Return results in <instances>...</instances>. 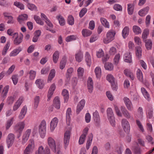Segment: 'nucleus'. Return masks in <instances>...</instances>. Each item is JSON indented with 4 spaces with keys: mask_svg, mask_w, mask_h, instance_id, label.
<instances>
[{
    "mask_svg": "<svg viewBox=\"0 0 154 154\" xmlns=\"http://www.w3.org/2000/svg\"><path fill=\"white\" fill-rule=\"evenodd\" d=\"M116 32L112 30H109L106 34V37L103 39V43L105 44H108L112 41L115 38Z\"/></svg>",
    "mask_w": 154,
    "mask_h": 154,
    "instance_id": "nucleus-1",
    "label": "nucleus"
},
{
    "mask_svg": "<svg viewBox=\"0 0 154 154\" xmlns=\"http://www.w3.org/2000/svg\"><path fill=\"white\" fill-rule=\"evenodd\" d=\"M10 36H12V38L13 39L14 43L15 45H18L22 41L23 35H18L17 33H13L10 31Z\"/></svg>",
    "mask_w": 154,
    "mask_h": 154,
    "instance_id": "nucleus-2",
    "label": "nucleus"
},
{
    "mask_svg": "<svg viewBox=\"0 0 154 154\" xmlns=\"http://www.w3.org/2000/svg\"><path fill=\"white\" fill-rule=\"evenodd\" d=\"M106 112L107 117L110 124L113 127L115 126V118L112 109L111 108H108L107 109Z\"/></svg>",
    "mask_w": 154,
    "mask_h": 154,
    "instance_id": "nucleus-3",
    "label": "nucleus"
},
{
    "mask_svg": "<svg viewBox=\"0 0 154 154\" xmlns=\"http://www.w3.org/2000/svg\"><path fill=\"white\" fill-rule=\"evenodd\" d=\"M39 131L41 137H44L46 132V122L44 120H43L39 125Z\"/></svg>",
    "mask_w": 154,
    "mask_h": 154,
    "instance_id": "nucleus-4",
    "label": "nucleus"
},
{
    "mask_svg": "<svg viewBox=\"0 0 154 154\" xmlns=\"http://www.w3.org/2000/svg\"><path fill=\"white\" fill-rule=\"evenodd\" d=\"M35 148L34 141L33 139H30L29 141V144L26 147L24 152V154H29L32 152Z\"/></svg>",
    "mask_w": 154,
    "mask_h": 154,
    "instance_id": "nucleus-5",
    "label": "nucleus"
},
{
    "mask_svg": "<svg viewBox=\"0 0 154 154\" xmlns=\"http://www.w3.org/2000/svg\"><path fill=\"white\" fill-rule=\"evenodd\" d=\"M25 126L24 121L18 122L14 127V130L17 132L21 134L22 133Z\"/></svg>",
    "mask_w": 154,
    "mask_h": 154,
    "instance_id": "nucleus-6",
    "label": "nucleus"
},
{
    "mask_svg": "<svg viewBox=\"0 0 154 154\" xmlns=\"http://www.w3.org/2000/svg\"><path fill=\"white\" fill-rule=\"evenodd\" d=\"M35 154H51V151L48 147H46L44 148L43 146H41L35 152Z\"/></svg>",
    "mask_w": 154,
    "mask_h": 154,
    "instance_id": "nucleus-7",
    "label": "nucleus"
},
{
    "mask_svg": "<svg viewBox=\"0 0 154 154\" xmlns=\"http://www.w3.org/2000/svg\"><path fill=\"white\" fill-rule=\"evenodd\" d=\"M122 125L125 131L128 133L130 130L129 123L127 119H123L122 120Z\"/></svg>",
    "mask_w": 154,
    "mask_h": 154,
    "instance_id": "nucleus-8",
    "label": "nucleus"
},
{
    "mask_svg": "<svg viewBox=\"0 0 154 154\" xmlns=\"http://www.w3.org/2000/svg\"><path fill=\"white\" fill-rule=\"evenodd\" d=\"M31 132V130L28 129L23 134L22 140V143L23 144L25 143L27 141Z\"/></svg>",
    "mask_w": 154,
    "mask_h": 154,
    "instance_id": "nucleus-9",
    "label": "nucleus"
},
{
    "mask_svg": "<svg viewBox=\"0 0 154 154\" xmlns=\"http://www.w3.org/2000/svg\"><path fill=\"white\" fill-rule=\"evenodd\" d=\"M59 120L57 117H54L53 119L50 123V130L51 132H53L56 127L58 123Z\"/></svg>",
    "mask_w": 154,
    "mask_h": 154,
    "instance_id": "nucleus-10",
    "label": "nucleus"
},
{
    "mask_svg": "<svg viewBox=\"0 0 154 154\" xmlns=\"http://www.w3.org/2000/svg\"><path fill=\"white\" fill-rule=\"evenodd\" d=\"M47 142L48 145L52 150L56 147L55 141L52 137H48V138Z\"/></svg>",
    "mask_w": 154,
    "mask_h": 154,
    "instance_id": "nucleus-11",
    "label": "nucleus"
},
{
    "mask_svg": "<svg viewBox=\"0 0 154 154\" xmlns=\"http://www.w3.org/2000/svg\"><path fill=\"white\" fill-rule=\"evenodd\" d=\"M24 100V97H23L21 96L19 97L13 107V110L14 111H16L20 107Z\"/></svg>",
    "mask_w": 154,
    "mask_h": 154,
    "instance_id": "nucleus-12",
    "label": "nucleus"
},
{
    "mask_svg": "<svg viewBox=\"0 0 154 154\" xmlns=\"http://www.w3.org/2000/svg\"><path fill=\"white\" fill-rule=\"evenodd\" d=\"M56 88V86L54 84H53L50 86L48 94V100H50L54 94V91Z\"/></svg>",
    "mask_w": 154,
    "mask_h": 154,
    "instance_id": "nucleus-13",
    "label": "nucleus"
},
{
    "mask_svg": "<svg viewBox=\"0 0 154 154\" xmlns=\"http://www.w3.org/2000/svg\"><path fill=\"white\" fill-rule=\"evenodd\" d=\"M70 135V132L69 131H66L64 134L63 141L65 147H66L69 144Z\"/></svg>",
    "mask_w": 154,
    "mask_h": 154,
    "instance_id": "nucleus-14",
    "label": "nucleus"
},
{
    "mask_svg": "<svg viewBox=\"0 0 154 154\" xmlns=\"http://www.w3.org/2000/svg\"><path fill=\"white\" fill-rule=\"evenodd\" d=\"M93 117L96 125L99 126L100 125V119L99 113L97 111H95L93 113Z\"/></svg>",
    "mask_w": 154,
    "mask_h": 154,
    "instance_id": "nucleus-15",
    "label": "nucleus"
},
{
    "mask_svg": "<svg viewBox=\"0 0 154 154\" xmlns=\"http://www.w3.org/2000/svg\"><path fill=\"white\" fill-rule=\"evenodd\" d=\"M85 100L82 99L79 103L76 109V113L78 114L84 108L85 104Z\"/></svg>",
    "mask_w": 154,
    "mask_h": 154,
    "instance_id": "nucleus-16",
    "label": "nucleus"
},
{
    "mask_svg": "<svg viewBox=\"0 0 154 154\" xmlns=\"http://www.w3.org/2000/svg\"><path fill=\"white\" fill-rule=\"evenodd\" d=\"M124 100L128 110L131 111L133 109L132 103L130 99L127 97H125Z\"/></svg>",
    "mask_w": 154,
    "mask_h": 154,
    "instance_id": "nucleus-17",
    "label": "nucleus"
},
{
    "mask_svg": "<svg viewBox=\"0 0 154 154\" xmlns=\"http://www.w3.org/2000/svg\"><path fill=\"white\" fill-rule=\"evenodd\" d=\"M136 145H133L132 146L131 149L135 154H140L141 152V149L137 143H136Z\"/></svg>",
    "mask_w": 154,
    "mask_h": 154,
    "instance_id": "nucleus-18",
    "label": "nucleus"
},
{
    "mask_svg": "<svg viewBox=\"0 0 154 154\" xmlns=\"http://www.w3.org/2000/svg\"><path fill=\"white\" fill-rule=\"evenodd\" d=\"M71 109L68 108L66 110V121L67 125H69L70 122V115H71Z\"/></svg>",
    "mask_w": 154,
    "mask_h": 154,
    "instance_id": "nucleus-19",
    "label": "nucleus"
},
{
    "mask_svg": "<svg viewBox=\"0 0 154 154\" xmlns=\"http://www.w3.org/2000/svg\"><path fill=\"white\" fill-rule=\"evenodd\" d=\"M87 86L89 92L90 93H91L93 88V82L91 77H89L88 79Z\"/></svg>",
    "mask_w": 154,
    "mask_h": 154,
    "instance_id": "nucleus-20",
    "label": "nucleus"
},
{
    "mask_svg": "<svg viewBox=\"0 0 154 154\" xmlns=\"http://www.w3.org/2000/svg\"><path fill=\"white\" fill-rule=\"evenodd\" d=\"M53 105L56 109H59L60 106V101L59 98L58 97H55L53 100Z\"/></svg>",
    "mask_w": 154,
    "mask_h": 154,
    "instance_id": "nucleus-21",
    "label": "nucleus"
},
{
    "mask_svg": "<svg viewBox=\"0 0 154 154\" xmlns=\"http://www.w3.org/2000/svg\"><path fill=\"white\" fill-rule=\"evenodd\" d=\"M85 61L87 65L89 66H90L91 64V56L89 53L86 52L85 55Z\"/></svg>",
    "mask_w": 154,
    "mask_h": 154,
    "instance_id": "nucleus-22",
    "label": "nucleus"
},
{
    "mask_svg": "<svg viewBox=\"0 0 154 154\" xmlns=\"http://www.w3.org/2000/svg\"><path fill=\"white\" fill-rule=\"evenodd\" d=\"M56 71L54 69H52L51 70L48 75L47 79L48 82H51L52 80L55 76Z\"/></svg>",
    "mask_w": 154,
    "mask_h": 154,
    "instance_id": "nucleus-23",
    "label": "nucleus"
},
{
    "mask_svg": "<svg viewBox=\"0 0 154 154\" xmlns=\"http://www.w3.org/2000/svg\"><path fill=\"white\" fill-rule=\"evenodd\" d=\"M124 61L127 63H130L131 62V55L130 53H125L124 56Z\"/></svg>",
    "mask_w": 154,
    "mask_h": 154,
    "instance_id": "nucleus-24",
    "label": "nucleus"
},
{
    "mask_svg": "<svg viewBox=\"0 0 154 154\" xmlns=\"http://www.w3.org/2000/svg\"><path fill=\"white\" fill-rule=\"evenodd\" d=\"M62 95L63 97L64 103H67L69 98V94L67 90L66 89H63L62 92Z\"/></svg>",
    "mask_w": 154,
    "mask_h": 154,
    "instance_id": "nucleus-25",
    "label": "nucleus"
},
{
    "mask_svg": "<svg viewBox=\"0 0 154 154\" xmlns=\"http://www.w3.org/2000/svg\"><path fill=\"white\" fill-rule=\"evenodd\" d=\"M149 10V7H146L143 9L140 10L138 12V14L141 16H144L148 13Z\"/></svg>",
    "mask_w": 154,
    "mask_h": 154,
    "instance_id": "nucleus-26",
    "label": "nucleus"
},
{
    "mask_svg": "<svg viewBox=\"0 0 154 154\" xmlns=\"http://www.w3.org/2000/svg\"><path fill=\"white\" fill-rule=\"evenodd\" d=\"M28 16L26 14H23L19 16L18 20L20 23H22L23 21L27 20Z\"/></svg>",
    "mask_w": 154,
    "mask_h": 154,
    "instance_id": "nucleus-27",
    "label": "nucleus"
},
{
    "mask_svg": "<svg viewBox=\"0 0 154 154\" xmlns=\"http://www.w3.org/2000/svg\"><path fill=\"white\" fill-rule=\"evenodd\" d=\"M83 57V53L81 51H79L75 54L76 60L79 62H80L82 61V60Z\"/></svg>",
    "mask_w": 154,
    "mask_h": 154,
    "instance_id": "nucleus-28",
    "label": "nucleus"
},
{
    "mask_svg": "<svg viewBox=\"0 0 154 154\" xmlns=\"http://www.w3.org/2000/svg\"><path fill=\"white\" fill-rule=\"evenodd\" d=\"M141 91L145 98L148 100H150L149 95L145 89L143 88H142Z\"/></svg>",
    "mask_w": 154,
    "mask_h": 154,
    "instance_id": "nucleus-29",
    "label": "nucleus"
},
{
    "mask_svg": "<svg viewBox=\"0 0 154 154\" xmlns=\"http://www.w3.org/2000/svg\"><path fill=\"white\" fill-rule=\"evenodd\" d=\"M94 72L96 78L97 79H100L101 74V69L99 67H97L94 69Z\"/></svg>",
    "mask_w": 154,
    "mask_h": 154,
    "instance_id": "nucleus-30",
    "label": "nucleus"
},
{
    "mask_svg": "<svg viewBox=\"0 0 154 154\" xmlns=\"http://www.w3.org/2000/svg\"><path fill=\"white\" fill-rule=\"evenodd\" d=\"M56 18L58 20L59 24L61 26H63L65 24V20L63 16L60 15L56 16Z\"/></svg>",
    "mask_w": 154,
    "mask_h": 154,
    "instance_id": "nucleus-31",
    "label": "nucleus"
},
{
    "mask_svg": "<svg viewBox=\"0 0 154 154\" xmlns=\"http://www.w3.org/2000/svg\"><path fill=\"white\" fill-rule=\"evenodd\" d=\"M124 72L125 75L129 77L132 80L134 79V75L129 70L126 69L125 70Z\"/></svg>",
    "mask_w": 154,
    "mask_h": 154,
    "instance_id": "nucleus-32",
    "label": "nucleus"
},
{
    "mask_svg": "<svg viewBox=\"0 0 154 154\" xmlns=\"http://www.w3.org/2000/svg\"><path fill=\"white\" fill-rule=\"evenodd\" d=\"M22 48L20 47L17 48L14 50L10 53V56H15L17 55L22 51Z\"/></svg>",
    "mask_w": 154,
    "mask_h": 154,
    "instance_id": "nucleus-33",
    "label": "nucleus"
},
{
    "mask_svg": "<svg viewBox=\"0 0 154 154\" xmlns=\"http://www.w3.org/2000/svg\"><path fill=\"white\" fill-rule=\"evenodd\" d=\"M82 35L84 37L89 36L92 34V32L87 29H83L82 32Z\"/></svg>",
    "mask_w": 154,
    "mask_h": 154,
    "instance_id": "nucleus-34",
    "label": "nucleus"
},
{
    "mask_svg": "<svg viewBox=\"0 0 154 154\" xmlns=\"http://www.w3.org/2000/svg\"><path fill=\"white\" fill-rule=\"evenodd\" d=\"M35 83L39 88L42 89L43 88L44 86V82L42 79H39L36 80Z\"/></svg>",
    "mask_w": 154,
    "mask_h": 154,
    "instance_id": "nucleus-35",
    "label": "nucleus"
},
{
    "mask_svg": "<svg viewBox=\"0 0 154 154\" xmlns=\"http://www.w3.org/2000/svg\"><path fill=\"white\" fill-rule=\"evenodd\" d=\"M137 79L141 82L143 80V73L141 70L140 69H138L137 71Z\"/></svg>",
    "mask_w": 154,
    "mask_h": 154,
    "instance_id": "nucleus-36",
    "label": "nucleus"
},
{
    "mask_svg": "<svg viewBox=\"0 0 154 154\" xmlns=\"http://www.w3.org/2000/svg\"><path fill=\"white\" fill-rule=\"evenodd\" d=\"M100 21L102 24L106 28H109V23L107 21L106 19L103 17H101L100 18Z\"/></svg>",
    "mask_w": 154,
    "mask_h": 154,
    "instance_id": "nucleus-37",
    "label": "nucleus"
},
{
    "mask_svg": "<svg viewBox=\"0 0 154 154\" xmlns=\"http://www.w3.org/2000/svg\"><path fill=\"white\" fill-rule=\"evenodd\" d=\"M133 30L136 35L140 34L142 32L140 28L138 26L135 25L133 26Z\"/></svg>",
    "mask_w": 154,
    "mask_h": 154,
    "instance_id": "nucleus-38",
    "label": "nucleus"
},
{
    "mask_svg": "<svg viewBox=\"0 0 154 154\" xmlns=\"http://www.w3.org/2000/svg\"><path fill=\"white\" fill-rule=\"evenodd\" d=\"M129 32V28L125 26L123 29L122 32V35L124 38H126L128 35Z\"/></svg>",
    "mask_w": 154,
    "mask_h": 154,
    "instance_id": "nucleus-39",
    "label": "nucleus"
},
{
    "mask_svg": "<svg viewBox=\"0 0 154 154\" xmlns=\"http://www.w3.org/2000/svg\"><path fill=\"white\" fill-rule=\"evenodd\" d=\"M128 11L130 15H132L134 12V6L133 4H129L128 5Z\"/></svg>",
    "mask_w": 154,
    "mask_h": 154,
    "instance_id": "nucleus-40",
    "label": "nucleus"
},
{
    "mask_svg": "<svg viewBox=\"0 0 154 154\" xmlns=\"http://www.w3.org/2000/svg\"><path fill=\"white\" fill-rule=\"evenodd\" d=\"M9 89V86L8 85H7L4 88L1 94L2 96L3 97L5 98L6 96Z\"/></svg>",
    "mask_w": 154,
    "mask_h": 154,
    "instance_id": "nucleus-41",
    "label": "nucleus"
},
{
    "mask_svg": "<svg viewBox=\"0 0 154 154\" xmlns=\"http://www.w3.org/2000/svg\"><path fill=\"white\" fill-rule=\"evenodd\" d=\"M152 46V41L150 40H146L145 41V46L148 50L151 49Z\"/></svg>",
    "mask_w": 154,
    "mask_h": 154,
    "instance_id": "nucleus-42",
    "label": "nucleus"
},
{
    "mask_svg": "<svg viewBox=\"0 0 154 154\" xmlns=\"http://www.w3.org/2000/svg\"><path fill=\"white\" fill-rule=\"evenodd\" d=\"M136 54L138 57H140L141 56L142 49L140 46H137L135 48Z\"/></svg>",
    "mask_w": 154,
    "mask_h": 154,
    "instance_id": "nucleus-43",
    "label": "nucleus"
},
{
    "mask_svg": "<svg viewBox=\"0 0 154 154\" xmlns=\"http://www.w3.org/2000/svg\"><path fill=\"white\" fill-rule=\"evenodd\" d=\"M59 56V53L58 51H56L54 54L53 56V60L55 63H56L58 60Z\"/></svg>",
    "mask_w": 154,
    "mask_h": 154,
    "instance_id": "nucleus-44",
    "label": "nucleus"
},
{
    "mask_svg": "<svg viewBox=\"0 0 154 154\" xmlns=\"http://www.w3.org/2000/svg\"><path fill=\"white\" fill-rule=\"evenodd\" d=\"M122 111L124 116L127 119H129L131 117L130 113L125 108H122Z\"/></svg>",
    "mask_w": 154,
    "mask_h": 154,
    "instance_id": "nucleus-45",
    "label": "nucleus"
},
{
    "mask_svg": "<svg viewBox=\"0 0 154 154\" xmlns=\"http://www.w3.org/2000/svg\"><path fill=\"white\" fill-rule=\"evenodd\" d=\"M52 151L55 154H63L61 147L59 146H57Z\"/></svg>",
    "mask_w": 154,
    "mask_h": 154,
    "instance_id": "nucleus-46",
    "label": "nucleus"
},
{
    "mask_svg": "<svg viewBox=\"0 0 154 154\" xmlns=\"http://www.w3.org/2000/svg\"><path fill=\"white\" fill-rule=\"evenodd\" d=\"M34 18L37 23L41 25H44V23L41 20L40 18L38 16L35 15H34Z\"/></svg>",
    "mask_w": 154,
    "mask_h": 154,
    "instance_id": "nucleus-47",
    "label": "nucleus"
},
{
    "mask_svg": "<svg viewBox=\"0 0 154 154\" xmlns=\"http://www.w3.org/2000/svg\"><path fill=\"white\" fill-rule=\"evenodd\" d=\"M104 67L106 69L111 70L113 69V65L111 63H106L104 65Z\"/></svg>",
    "mask_w": 154,
    "mask_h": 154,
    "instance_id": "nucleus-48",
    "label": "nucleus"
},
{
    "mask_svg": "<svg viewBox=\"0 0 154 154\" xmlns=\"http://www.w3.org/2000/svg\"><path fill=\"white\" fill-rule=\"evenodd\" d=\"M77 38V37L76 35H71L67 36L66 38V41L67 42H69L73 40H75Z\"/></svg>",
    "mask_w": 154,
    "mask_h": 154,
    "instance_id": "nucleus-49",
    "label": "nucleus"
},
{
    "mask_svg": "<svg viewBox=\"0 0 154 154\" xmlns=\"http://www.w3.org/2000/svg\"><path fill=\"white\" fill-rule=\"evenodd\" d=\"M66 63V60L65 58H63L61 61L60 64V68L62 69L64 68Z\"/></svg>",
    "mask_w": 154,
    "mask_h": 154,
    "instance_id": "nucleus-50",
    "label": "nucleus"
},
{
    "mask_svg": "<svg viewBox=\"0 0 154 154\" xmlns=\"http://www.w3.org/2000/svg\"><path fill=\"white\" fill-rule=\"evenodd\" d=\"M14 5L21 10H23L24 9V5L20 2H14Z\"/></svg>",
    "mask_w": 154,
    "mask_h": 154,
    "instance_id": "nucleus-51",
    "label": "nucleus"
},
{
    "mask_svg": "<svg viewBox=\"0 0 154 154\" xmlns=\"http://www.w3.org/2000/svg\"><path fill=\"white\" fill-rule=\"evenodd\" d=\"M143 109L141 107H140L137 110V117L140 119H141L143 117Z\"/></svg>",
    "mask_w": 154,
    "mask_h": 154,
    "instance_id": "nucleus-52",
    "label": "nucleus"
},
{
    "mask_svg": "<svg viewBox=\"0 0 154 154\" xmlns=\"http://www.w3.org/2000/svg\"><path fill=\"white\" fill-rule=\"evenodd\" d=\"M67 22L68 24L70 25H72L74 24V18L72 16L70 15L69 16L68 18Z\"/></svg>",
    "mask_w": 154,
    "mask_h": 154,
    "instance_id": "nucleus-53",
    "label": "nucleus"
},
{
    "mask_svg": "<svg viewBox=\"0 0 154 154\" xmlns=\"http://www.w3.org/2000/svg\"><path fill=\"white\" fill-rule=\"evenodd\" d=\"M113 9L117 11H122V6L119 4H115L113 7Z\"/></svg>",
    "mask_w": 154,
    "mask_h": 154,
    "instance_id": "nucleus-54",
    "label": "nucleus"
},
{
    "mask_svg": "<svg viewBox=\"0 0 154 154\" xmlns=\"http://www.w3.org/2000/svg\"><path fill=\"white\" fill-rule=\"evenodd\" d=\"M92 136H91L89 137L87 141V142L86 144V148L87 149H88L91 145V143L92 142Z\"/></svg>",
    "mask_w": 154,
    "mask_h": 154,
    "instance_id": "nucleus-55",
    "label": "nucleus"
},
{
    "mask_svg": "<svg viewBox=\"0 0 154 154\" xmlns=\"http://www.w3.org/2000/svg\"><path fill=\"white\" fill-rule=\"evenodd\" d=\"M106 79L110 83L115 81L114 78L111 74H108L107 75Z\"/></svg>",
    "mask_w": 154,
    "mask_h": 154,
    "instance_id": "nucleus-56",
    "label": "nucleus"
},
{
    "mask_svg": "<svg viewBox=\"0 0 154 154\" xmlns=\"http://www.w3.org/2000/svg\"><path fill=\"white\" fill-rule=\"evenodd\" d=\"M18 76L17 75H14L11 77V79L14 85H16L17 83L18 79Z\"/></svg>",
    "mask_w": 154,
    "mask_h": 154,
    "instance_id": "nucleus-57",
    "label": "nucleus"
},
{
    "mask_svg": "<svg viewBox=\"0 0 154 154\" xmlns=\"http://www.w3.org/2000/svg\"><path fill=\"white\" fill-rule=\"evenodd\" d=\"M120 57V55L119 54H118L115 56L114 58V61L115 64L117 65L119 63Z\"/></svg>",
    "mask_w": 154,
    "mask_h": 154,
    "instance_id": "nucleus-58",
    "label": "nucleus"
},
{
    "mask_svg": "<svg viewBox=\"0 0 154 154\" xmlns=\"http://www.w3.org/2000/svg\"><path fill=\"white\" fill-rule=\"evenodd\" d=\"M136 122L137 125L138 126L140 131L142 132H143L144 131V129L141 122L138 119H136Z\"/></svg>",
    "mask_w": 154,
    "mask_h": 154,
    "instance_id": "nucleus-59",
    "label": "nucleus"
},
{
    "mask_svg": "<svg viewBox=\"0 0 154 154\" xmlns=\"http://www.w3.org/2000/svg\"><path fill=\"white\" fill-rule=\"evenodd\" d=\"M84 69L82 67H79L77 70L78 76L79 78H81L83 76L84 73Z\"/></svg>",
    "mask_w": 154,
    "mask_h": 154,
    "instance_id": "nucleus-60",
    "label": "nucleus"
},
{
    "mask_svg": "<svg viewBox=\"0 0 154 154\" xmlns=\"http://www.w3.org/2000/svg\"><path fill=\"white\" fill-rule=\"evenodd\" d=\"M39 96H36L34 99V108H36L38 106V104L39 101Z\"/></svg>",
    "mask_w": 154,
    "mask_h": 154,
    "instance_id": "nucleus-61",
    "label": "nucleus"
},
{
    "mask_svg": "<svg viewBox=\"0 0 154 154\" xmlns=\"http://www.w3.org/2000/svg\"><path fill=\"white\" fill-rule=\"evenodd\" d=\"M149 34V31L147 29H145L142 33V38L143 39H145L147 38V35Z\"/></svg>",
    "mask_w": 154,
    "mask_h": 154,
    "instance_id": "nucleus-62",
    "label": "nucleus"
},
{
    "mask_svg": "<svg viewBox=\"0 0 154 154\" xmlns=\"http://www.w3.org/2000/svg\"><path fill=\"white\" fill-rule=\"evenodd\" d=\"M27 6L28 8L31 11H35L36 10L37 7L34 4L29 3Z\"/></svg>",
    "mask_w": 154,
    "mask_h": 154,
    "instance_id": "nucleus-63",
    "label": "nucleus"
},
{
    "mask_svg": "<svg viewBox=\"0 0 154 154\" xmlns=\"http://www.w3.org/2000/svg\"><path fill=\"white\" fill-rule=\"evenodd\" d=\"M104 52L102 49H99L97 52V57L100 58L103 56Z\"/></svg>",
    "mask_w": 154,
    "mask_h": 154,
    "instance_id": "nucleus-64",
    "label": "nucleus"
}]
</instances>
